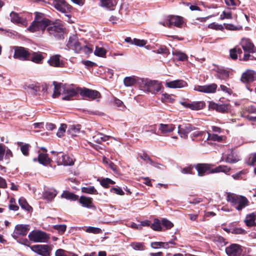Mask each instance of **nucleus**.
<instances>
[{"label":"nucleus","instance_id":"a19ab883","mask_svg":"<svg viewBox=\"0 0 256 256\" xmlns=\"http://www.w3.org/2000/svg\"><path fill=\"white\" fill-rule=\"evenodd\" d=\"M40 86L32 84L28 86L26 90L28 93L36 95L37 92L40 90Z\"/></svg>","mask_w":256,"mask_h":256},{"label":"nucleus","instance_id":"c9c22d12","mask_svg":"<svg viewBox=\"0 0 256 256\" xmlns=\"http://www.w3.org/2000/svg\"><path fill=\"white\" fill-rule=\"evenodd\" d=\"M230 170V167H228L224 165H221L219 166L214 169L212 170V173H216V172H222L226 174H228Z\"/></svg>","mask_w":256,"mask_h":256},{"label":"nucleus","instance_id":"a18cd8bd","mask_svg":"<svg viewBox=\"0 0 256 256\" xmlns=\"http://www.w3.org/2000/svg\"><path fill=\"white\" fill-rule=\"evenodd\" d=\"M230 72L225 70H219L217 72V76L222 80H224L229 76Z\"/></svg>","mask_w":256,"mask_h":256},{"label":"nucleus","instance_id":"8fccbe9b","mask_svg":"<svg viewBox=\"0 0 256 256\" xmlns=\"http://www.w3.org/2000/svg\"><path fill=\"white\" fill-rule=\"evenodd\" d=\"M85 231L88 233H92L94 234H100L102 232V230L98 228L88 226L86 230Z\"/></svg>","mask_w":256,"mask_h":256},{"label":"nucleus","instance_id":"2eb2a0df","mask_svg":"<svg viewBox=\"0 0 256 256\" xmlns=\"http://www.w3.org/2000/svg\"><path fill=\"white\" fill-rule=\"evenodd\" d=\"M80 94L84 98H88L90 100H94L100 96V93L96 90L84 88H80Z\"/></svg>","mask_w":256,"mask_h":256},{"label":"nucleus","instance_id":"39448f33","mask_svg":"<svg viewBox=\"0 0 256 256\" xmlns=\"http://www.w3.org/2000/svg\"><path fill=\"white\" fill-rule=\"evenodd\" d=\"M28 236L30 240L35 242H46L50 238L48 234L41 230L32 231Z\"/></svg>","mask_w":256,"mask_h":256},{"label":"nucleus","instance_id":"a878e982","mask_svg":"<svg viewBox=\"0 0 256 256\" xmlns=\"http://www.w3.org/2000/svg\"><path fill=\"white\" fill-rule=\"evenodd\" d=\"M240 160V158L236 152L232 150H229L226 154L225 161L228 163L234 164Z\"/></svg>","mask_w":256,"mask_h":256},{"label":"nucleus","instance_id":"7ed1b4c3","mask_svg":"<svg viewBox=\"0 0 256 256\" xmlns=\"http://www.w3.org/2000/svg\"><path fill=\"white\" fill-rule=\"evenodd\" d=\"M226 200L236 210L240 211L248 205V200L244 196L236 195L234 194H228Z\"/></svg>","mask_w":256,"mask_h":256},{"label":"nucleus","instance_id":"603ef678","mask_svg":"<svg viewBox=\"0 0 256 256\" xmlns=\"http://www.w3.org/2000/svg\"><path fill=\"white\" fill-rule=\"evenodd\" d=\"M66 226L65 224L55 225L54 226V228L58 232L62 234L66 230Z\"/></svg>","mask_w":256,"mask_h":256},{"label":"nucleus","instance_id":"680f3d73","mask_svg":"<svg viewBox=\"0 0 256 256\" xmlns=\"http://www.w3.org/2000/svg\"><path fill=\"white\" fill-rule=\"evenodd\" d=\"M208 28L216 30H222L224 26L222 24H219L216 23H212L208 25Z\"/></svg>","mask_w":256,"mask_h":256},{"label":"nucleus","instance_id":"0e129e2a","mask_svg":"<svg viewBox=\"0 0 256 256\" xmlns=\"http://www.w3.org/2000/svg\"><path fill=\"white\" fill-rule=\"evenodd\" d=\"M68 252L62 249H58L55 252V256H68Z\"/></svg>","mask_w":256,"mask_h":256},{"label":"nucleus","instance_id":"f704fd0d","mask_svg":"<svg viewBox=\"0 0 256 256\" xmlns=\"http://www.w3.org/2000/svg\"><path fill=\"white\" fill-rule=\"evenodd\" d=\"M172 54L176 56V59L179 61H184L188 58L186 54L176 50L172 51Z\"/></svg>","mask_w":256,"mask_h":256},{"label":"nucleus","instance_id":"de8ad7c7","mask_svg":"<svg viewBox=\"0 0 256 256\" xmlns=\"http://www.w3.org/2000/svg\"><path fill=\"white\" fill-rule=\"evenodd\" d=\"M161 100L164 102H172L174 100L173 96L166 93L163 94L162 95Z\"/></svg>","mask_w":256,"mask_h":256},{"label":"nucleus","instance_id":"79ce46f5","mask_svg":"<svg viewBox=\"0 0 256 256\" xmlns=\"http://www.w3.org/2000/svg\"><path fill=\"white\" fill-rule=\"evenodd\" d=\"M192 138H198V140H204L206 138L207 134L204 131H196L194 132L192 136Z\"/></svg>","mask_w":256,"mask_h":256},{"label":"nucleus","instance_id":"aec40b11","mask_svg":"<svg viewBox=\"0 0 256 256\" xmlns=\"http://www.w3.org/2000/svg\"><path fill=\"white\" fill-rule=\"evenodd\" d=\"M166 86L170 88H182L188 86L187 82L182 80H176L170 82H166Z\"/></svg>","mask_w":256,"mask_h":256},{"label":"nucleus","instance_id":"3c124183","mask_svg":"<svg viewBox=\"0 0 256 256\" xmlns=\"http://www.w3.org/2000/svg\"><path fill=\"white\" fill-rule=\"evenodd\" d=\"M151 228L154 230H161L162 226L160 221L158 219H155L154 223L151 226Z\"/></svg>","mask_w":256,"mask_h":256},{"label":"nucleus","instance_id":"c756f323","mask_svg":"<svg viewBox=\"0 0 256 256\" xmlns=\"http://www.w3.org/2000/svg\"><path fill=\"white\" fill-rule=\"evenodd\" d=\"M60 56L58 54L54 55L52 56L48 60V62L50 65L56 67L62 66V63L60 62Z\"/></svg>","mask_w":256,"mask_h":256},{"label":"nucleus","instance_id":"9d476101","mask_svg":"<svg viewBox=\"0 0 256 256\" xmlns=\"http://www.w3.org/2000/svg\"><path fill=\"white\" fill-rule=\"evenodd\" d=\"M52 5L58 11L64 14H68L71 9V6L64 0H53Z\"/></svg>","mask_w":256,"mask_h":256},{"label":"nucleus","instance_id":"2f4dec72","mask_svg":"<svg viewBox=\"0 0 256 256\" xmlns=\"http://www.w3.org/2000/svg\"><path fill=\"white\" fill-rule=\"evenodd\" d=\"M18 204L22 209L26 210L28 212L32 211V206L28 204L26 200L24 198L21 197L19 198Z\"/></svg>","mask_w":256,"mask_h":256},{"label":"nucleus","instance_id":"dca6fc26","mask_svg":"<svg viewBox=\"0 0 256 256\" xmlns=\"http://www.w3.org/2000/svg\"><path fill=\"white\" fill-rule=\"evenodd\" d=\"M226 252L228 256H240L242 249L241 246L238 244H231L226 247Z\"/></svg>","mask_w":256,"mask_h":256},{"label":"nucleus","instance_id":"1a4fd4ad","mask_svg":"<svg viewBox=\"0 0 256 256\" xmlns=\"http://www.w3.org/2000/svg\"><path fill=\"white\" fill-rule=\"evenodd\" d=\"M66 49L72 50L76 53H80L82 50V46L74 35L70 36L66 44Z\"/></svg>","mask_w":256,"mask_h":256},{"label":"nucleus","instance_id":"338daca9","mask_svg":"<svg viewBox=\"0 0 256 256\" xmlns=\"http://www.w3.org/2000/svg\"><path fill=\"white\" fill-rule=\"evenodd\" d=\"M102 133L98 132L92 137L94 141L97 144H100L102 142Z\"/></svg>","mask_w":256,"mask_h":256},{"label":"nucleus","instance_id":"49530a36","mask_svg":"<svg viewBox=\"0 0 256 256\" xmlns=\"http://www.w3.org/2000/svg\"><path fill=\"white\" fill-rule=\"evenodd\" d=\"M100 184L104 188L109 187L110 184H114L115 182L109 178H104L100 180Z\"/></svg>","mask_w":256,"mask_h":256},{"label":"nucleus","instance_id":"473e14b6","mask_svg":"<svg viewBox=\"0 0 256 256\" xmlns=\"http://www.w3.org/2000/svg\"><path fill=\"white\" fill-rule=\"evenodd\" d=\"M56 192L54 189H49L46 190L44 194V198L50 201L52 200L56 195Z\"/></svg>","mask_w":256,"mask_h":256},{"label":"nucleus","instance_id":"6ab92c4d","mask_svg":"<svg viewBox=\"0 0 256 256\" xmlns=\"http://www.w3.org/2000/svg\"><path fill=\"white\" fill-rule=\"evenodd\" d=\"M62 90L63 93L66 94V96L62 98V100H70L71 98L76 96L78 92H80V88L75 90L66 85H62Z\"/></svg>","mask_w":256,"mask_h":256},{"label":"nucleus","instance_id":"c03bdc74","mask_svg":"<svg viewBox=\"0 0 256 256\" xmlns=\"http://www.w3.org/2000/svg\"><path fill=\"white\" fill-rule=\"evenodd\" d=\"M106 50L103 48L96 46L94 54L96 56L100 57H105Z\"/></svg>","mask_w":256,"mask_h":256},{"label":"nucleus","instance_id":"13d9d810","mask_svg":"<svg viewBox=\"0 0 256 256\" xmlns=\"http://www.w3.org/2000/svg\"><path fill=\"white\" fill-rule=\"evenodd\" d=\"M162 224L166 229H170L174 226L173 224L170 221L166 218H163L162 220Z\"/></svg>","mask_w":256,"mask_h":256},{"label":"nucleus","instance_id":"f257e3e1","mask_svg":"<svg viewBox=\"0 0 256 256\" xmlns=\"http://www.w3.org/2000/svg\"><path fill=\"white\" fill-rule=\"evenodd\" d=\"M34 14V20L28 27V30L32 32L38 30L44 31L46 28L50 24L51 21L42 13L36 12Z\"/></svg>","mask_w":256,"mask_h":256},{"label":"nucleus","instance_id":"a211bd4d","mask_svg":"<svg viewBox=\"0 0 256 256\" xmlns=\"http://www.w3.org/2000/svg\"><path fill=\"white\" fill-rule=\"evenodd\" d=\"M241 80L242 82L246 84H250L254 82L256 80V72L254 70H248L242 74L241 77Z\"/></svg>","mask_w":256,"mask_h":256},{"label":"nucleus","instance_id":"72a5a7b5","mask_svg":"<svg viewBox=\"0 0 256 256\" xmlns=\"http://www.w3.org/2000/svg\"><path fill=\"white\" fill-rule=\"evenodd\" d=\"M102 6L110 10H113L116 5V0H100Z\"/></svg>","mask_w":256,"mask_h":256},{"label":"nucleus","instance_id":"ea45409f","mask_svg":"<svg viewBox=\"0 0 256 256\" xmlns=\"http://www.w3.org/2000/svg\"><path fill=\"white\" fill-rule=\"evenodd\" d=\"M223 140V136H218L216 134H210L208 132L206 140H212L214 141H216L218 142H222Z\"/></svg>","mask_w":256,"mask_h":256},{"label":"nucleus","instance_id":"5fc2aeb1","mask_svg":"<svg viewBox=\"0 0 256 256\" xmlns=\"http://www.w3.org/2000/svg\"><path fill=\"white\" fill-rule=\"evenodd\" d=\"M66 124H62L56 133L57 136L60 138L66 132Z\"/></svg>","mask_w":256,"mask_h":256},{"label":"nucleus","instance_id":"4c0bfd02","mask_svg":"<svg viewBox=\"0 0 256 256\" xmlns=\"http://www.w3.org/2000/svg\"><path fill=\"white\" fill-rule=\"evenodd\" d=\"M32 62L36 63H40L44 59V57L40 53L34 52L32 55H30V58Z\"/></svg>","mask_w":256,"mask_h":256},{"label":"nucleus","instance_id":"09e8293b","mask_svg":"<svg viewBox=\"0 0 256 256\" xmlns=\"http://www.w3.org/2000/svg\"><path fill=\"white\" fill-rule=\"evenodd\" d=\"M130 246H131L133 249L136 250H144V243L142 242H132L130 244Z\"/></svg>","mask_w":256,"mask_h":256},{"label":"nucleus","instance_id":"4be33fe9","mask_svg":"<svg viewBox=\"0 0 256 256\" xmlns=\"http://www.w3.org/2000/svg\"><path fill=\"white\" fill-rule=\"evenodd\" d=\"M180 104L186 108H189L192 110H200L202 109L206 106L204 102H181Z\"/></svg>","mask_w":256,"mask_h":256},{"label":"nucleus","instance_id":"f8f14e48","mask_svg":"<svg viewBox=\"0 0 256 256\" xmlns=\"http://www.w3.org/2000/svg\"><path fill=\"white\" fill-rule=\"evenodd\" d=\"M30 228L28 225H16L12 234V236L14 238L16 239L20 236H26Z\"/></svg>","mask_w":256,"mask_h":256},{"label":"nucleus","instance_id":"9b49d317","mask_svg":"<svg viewBox=\"0 0 256 256\" xmlns=\"http://www.w3.org/2000/svg\"><path fill=\"white\" fill-rule=\"evenodd\" d=\"M194 130L196 128L190 124H183L178 126V134L181 138L186 139L188 138V134Z\"/></svg>","mask_w":256,"mask_h":256},{"label":"nucleus","instance_id":"774afa93","mask_svg":"<svg viewBox=\"0 0 256 256\" xmlns=\"http://www.w3.org/2000/svg\"><path fill=\"white\" fill-rule=\"evenodd\" d=\"M192 166H188L182 169L181 172L184 174H192Z\"/></svg>","mask_w":256,"mask_h":256},{"label":"nucleus","instance_id":"37998d69","mask_svg":"<svg viewBox=\"0 0 256 256\" xmlns=\"http://www.w3.org/2000/svg\"><path fill=\"white\" fill-rule=\"evenodd\" d=\"M54 87L53 96L54 98H56L60 94L62 91H63L62 86H61L60 84H57L56 82H54Z\"/></svg>","mask_w":256,"mask_h":256},{"label":"nucleus","instance_id":"f3484780","mask_svg":"<svg viewBox=\"0 0 256 256\" xmlns=\"http://www.w3.org/2000/svg\"><path fill=\"white\" fill-rule=\"evenodd\" d=\"M218 86L216 84H212L204 86H195L194 90L204 93H214L216 92Z\"/></svg>","mask_w":256,"mask_h":256},{"label":"nucleus","instance_id":"052dcab7","mask_svg":"<svg viewBox=\"0 0 256 256\" xmlns=\"http://www.w3.org/2000/svg\"><path fill=\"white\" fill-rule=\"evenodd\" d=\"M80 125H76V126H71L70 128V129L68 130V132L72 131V132H73L72 134V135H76V133L78 132H80Z\"/></svg>","mask_w":256,"mask_h":256},{"label":"nucleus","instance_id":"6e6d98bb","mask_svg":"<svg viewBox=\"0 0 256 256\" xmlns=\"http://www.w3.org/2000/svg\"><path fill=\"white\" fill-rule=\"evenodd\" d=\"M30 146L28 144H24L21 146L20 150L22 154L26 156H28L29 154V148Z\"/></svg>","mask_w":256,"mask_h":256},{"label":"nucleus","instance_id":"0eeeda50","mask_svg":"<svg viewBox=\"0 0 256 256\" xmlns=\"http://www.w3.org/2000/svg\"><path fill=\"white\" fill-rule=\"evenodd\" d=\"M14 58L21 60H26L30 58V52L28 48L22 46H14Z\"/></svg>","mask_w":256,"mask_h":256},{"label":"nucleus","instance_id":"e433bc0d","mask_svg":"<svg viewBox=\"0 0 256 256\" xmlns=\"http://www.w3.org/2000/svg\"><path fill=\"white\" fill-rule=\"evenodd\" d=\"M62 197L68 200H76L78 199V196L74 193L65 191L62 194Z\"/></svg>","mask_w":256,"mask_h":256},{"label":"nucleus","instance_id":"b1692460","mask_svg":"<svg viewBox=\"0 0 256 256\" xmlns=\"http://www.w3.org/2000/svg\"><path fill=\"white\" fill-rule=\"evenodd\" d=\"M10 16L12 22L24 26L27 25L28 23L26 18L20 16L18 13L12 12H10Z\"/></svg>","mask_w":256,"mask_h":256},{"label":"nucleus","instance_id":"ddd939ff","mask_svg":"<svg viewBox=\"0 0 256 256\" xmlns=\"http://www.w3.org/2000/svg\"><path fill=\"white\" fill-rule=\"evenodd\" d=\"M47 31L49 34L58 38H60L64 32L62 25L57 23L48 26Z\"/></svg>","mask_w":256,"mask_h":256},{"label":"nucleus","instance_id":"423d86ee","mask_svg":"<svg viewBox=\"0 0 256 256\" xmlns=\"http://www.w3.org/2000/svg\"><path fill=\"white\" fill-rule=\"evenodd\" d=\"M160 24L168 28L172 26L180 28L183 23L182 18L179 16H168L163 22H160Z\"/></svg>","mask_w":256,"mask_h":256},{"label":"nucleus","instance_id":"5701e85b","mask_svg":"<svg viewBox=\"0 0 256 256\" xmlns=\"http://www.w3.org/2000/svg\"><path fill=\"white\" fill-rule=\"evenodd\" d=\"M208 106L210 109L222 113L226 112L230 107L228 104H218L213 102H210Z\"/></svg>","mask_w":256,"mask_h":256},{"label":"nucleus","instance_id":"393cba45","mask_svg":"<svg viewBox=\"0 0 256 256\" xmlns=\"http://www.w3.org/2000/svg\"><path fill=\"white\" fill-rule=\"evenodd\" d=\"M78 200L79 202L83 207L88 208H95V206L92 202V198L85 196H81Z\"/></svg>","mask_w":256,"mask_h":256},{"label":"nucleus","instance_id":"69168bd1","mask_svg":"<svg viewBox=\"0 0 256 256\" xmlns=\"http://www.w3.org/2000/svg\"><path fill=\"white\" fill-rule=\"evenodd\" d=\"M141 159L146 162H149L150 164H153V161L146 154H143L140 156Z\"/></svg>","mask_w":256,"mask_h":256},{"label":"nucleus","instance_id":"bb28decb","mask_svg":"<svg viewBox=\"0 0 256 256\" xmlns=\"http://www.w3.org/2000/svg\"><path fill=\"white\" fill-rule=\"evenodd\" d=\"M175 128L174 125L172 124H163L159 125L158 129L160 131L161 134H164L172 132Z\"/></svg>","mask_w":256,"mask_h":256},{"label":"nucleus","instance_id":"f03ea898","mask_svg":"<svg viewBox=\"0 0 256 256\" xmlns=\"http://www.w3.org/2000/svg\"><path fill=\"white\" fill-rule=\"evenodd\" d=\"M138 84L144 90L152 94H156L162 89L160 84L156 80H152L148 78H140Z\"/></svg>","mask_w":256,"mask_h":256},{"label":"nucleus","instance_id":"6e6552de","mask_svg":"<svg viewBox=\"0 0 256 256\" xmlns=\"http://www.w3.org/2000/svg\"><path fill=\"white\" fill-rule=\"evenodd\" d=\"M34 252L42 256H50L52 250V246L48 244H37L30 247Z\"/></svg>","mask_w":256,"mask_h":256},{"label":"nucleus","instance_id":"e2e57ef3","mask_svg":"<svg viewBox=\"0 0 256 256\" xmlns=\"http://www.w3.org/2000/svg\"><path fill=\"white\" fill-rule=\"evenodd\" d=\"M110 191L112 192H114V194L121 196L124 195V194L122 189L120 188H110Z\"/></svg>","mask_w":256,"mask_h":256},{"label":"nucleus","instance_id":"4468645a","mask_svg":"<svg viewBox=\"0 0 256 256\" xmlns=\"http://www.w3.org/2000/svg\"><path fill=\"white\" fill-rule=\"evenodd\" d=\"M56 160L58 164L72 166L74 164L73 158L62 152L58 154Z\"/></svg>","mask_w":256,"mask_h":256},{"label":"nucleus","instance_id":"58836bf2","mask_svg":"<svg viewBox=\"0 0 256 256\" xmlns=\"http://www.w3.org/2000/svg\"><path fill=\"white\" fill-rule=\"evenodd\" d=\"M82 192L88 194H98L97 190L94 186L82 187Z\"/></svg>","mask_w":256,"mask_h":256},{"label":"nucleus","instance_id":"7c9ffc66","mask_svg":"<svg viewBox=\"0 0 256 256\" xmlns=\"http://www.w3.org/2000/svg\"><path fill=\"white\" fill-rule=\"evenodd\" d=\"M256 214L252 213L248 214L244 220V222L248 226H252L256 224Z\"/></svg>","mask_w":256,"mask_h":256},{"label":"nucleus","instance_id":"cd10ccee","mask_svg":"<svg viewBox=\"0 0 256 256\" xmlns=\"http://www.w3.org/2000/svg\"><path fill=\"white\" fill-rule=\"evenodd\" d=\"M140 78H135L134 76L126 77L124 80V84L126 86H134L135 84H138V80Z\"/></svg>","mask_w":256,"mask_h":256},{"label":"nucleus","instance_id":"412c9836","mask_svg":"<svg viewBox=\"0 0 256 256\" xmlns=\"http://www.w3.org/2000/svg\"><path fill=\"white\" fill-rule=\"evenodd\" d=\"M195 168L198 171V176H202L206 174L212 173L210 164H198L195 166Z\"/></svg>","mask_w":256,"mask_h":256},{"label":"nucleus","instance_id":"20e7f679","mask_svg":"<svg viewBox=\"0 0 256 256\" xmlns=\"http://www.w3.org/2000/svg\"><path fill=\"white\" fill-rule=\"evenodd\" d=\"M241 46L244 52L243 60L246 61L248 60H253L254 56H251L250 54L255 52L256 48L254 47L250 40L248 38H242L241 42Z\"/></svg>","mask_w":256,"mask_h":256},{"label":"nucleus","instance_id":"bf43d9fd","mask_svg":"<svg viewBox=\"0 0 256 256\" xmlns=\"http://www.w3.org/2000/svg\"><path fill=\"white\" fill-rule=\"evenodd\" d=\"M146 42L144 40H139L137 38H134L133 40V42L134 44L139 46H143L146 45Z\"/></svg>","mask_w":256,"mask_h":256},{"label":"nucleus","instance_id":"4d7b16f0","mask_svg":"<svg viewBox=\"0 0 256 256\" xmlns=\"http://www.w3.org/2000/svg\"><path fill=\"white\" fill-rule=\"evenodd\" d=\"M225 18L226 19H232V13L230 11H226L224 10L222 14L220 15V19L224 20Z\"/></svg>","mask_w":256,"mask_h":256},{"label":"nucleus","instance_id":"864d4df0","mask_svg":"<svg viewBox=\"0 0 256 256\" xmlns=\"http://www.w3.org/2000/svg\"><path fill=\"white\" fill-rule=\"evenodd\" d=\"M10 204L8 206L10 210L17 211L19 208L16 204V200L14 198H12L10 200Z\"/></svg>","mask_w":256,"mask_h":256},{"label":"nucleus","instance_id":"c85d7f7f","mask_svg":"<svg viewBox=\"0 0 256 256\" xmlns=\"http://www.w3.org/2000/svg\"><path fill=\"white\" fill-rule=\"evenodd\" d=\"M38 162L40 164L44 165L47 166L50 162V160L48 158L47 154L40 153L38 158Z\"/></svg>","mask_w":256,"mask_h":256}]
</instances>
